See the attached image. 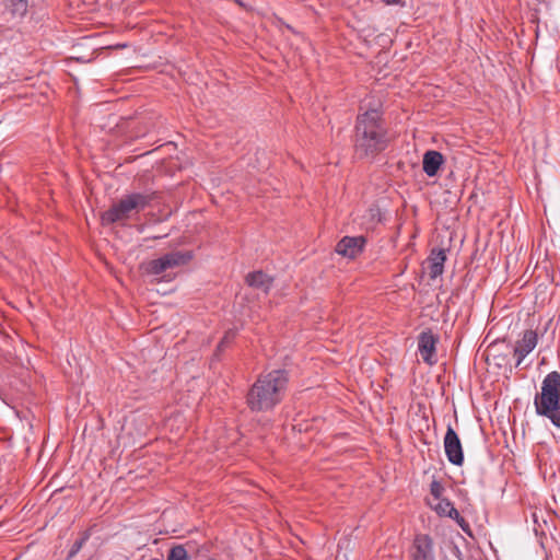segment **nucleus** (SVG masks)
<instances>
[{"instance_id": "obj_4", "label": "nucleus", "mask_w": 560, "mask_h": 560, "mask_svg": "<svg viewBox=\"0 0 560 560\" xmlns=\"http://www.w3.org/2000/svg\"><path fill=\"white\" fill-rule=\"evenodd\" d=\"M159 197L156 191L132 192L122 196L102 215L105 224H113L131 219L144 210Z\"/></svg>"}, {"instance_id": "obj_3", "label": "nucleus", "mask_w": 560, "mask_h": 560, "mask_svg": "<svg viewBox=\"0 0 560 560\" xmlns=\"http://www.w3.org/2000/svg\"><path fill=\"white\" fill-rule=\"evenodd\" d=\"M535 411L548 418L553 425L560 428V373H548L541 383L540 393L534 397Z\"/></svg>"}, {"instance_id": "obj_15", "label": "nucleus", "mask_w": 560, "mask_h": 560, "mask_svg": "<svg viewBox=\"0 0 560 560\" xmlns=\"http://www.w3.org/2000/svg\"><path fill=\"white\" fill-rule=\"evenodd\" d=\"M3 4L12 18L22 19L28 10V0H3Z\"/></svg>"}, {"instance_id": "obj_1", "label": "nucleus", "mask_w": 560, "mask_h": 560, "mask_svg": "<svg viewBox=\"0 0 560 560\" xmlns=\"http://www.w3.org/2000/svg\"><path fill=\"white\" fill-rule=\"evenodd\" d=\"M360 110L354 126V153L360 159L374 158L388 147V131L382 113L371 107L370 101L363 100Z\"/></svg>"}, {"instance_id": "obj_2", "label": "nucleus", "mask_w": 560, "mask_h": 560, "mask_svg": "<svg viewBox=\"0 0 560 560\" xmlns=\"http://www.w3.org/2000/svg\"><path fill=\"white\" fill-rule=\"evenodd\" d=\"M288 383L289 374L284 370H272L261 374L247 393L248 408L255 412L272 410L282 401Z\"/></svg>"}, {"instance_id": "obj_20", "label": "nucleus", "mask_w": 560, "mask_h": 560, "mask_svg": "<svg viewBox=\"0 0 560 560\" xmlns=\"http://www.w3.org/2000/svg\"><path fill=\"white\" fill-rule=\"evenodd\" d=\"M452 520L456 521V523L464 529L466 530L469 525L468 523L466 522V520L459 514V517H451Z\"/></svg>"}, {"instance_id": "obj_7", "label": "nucleus", "mask_w": 560, "mask_h": 560, "mask_svg": "<svg viewBox=\"0 0 560 560\" xmlns=\"http://www.w3.org/2000/svg\"><path fill=\"white\" fill-rule=\"evenodd\" d=\"M444 451L448 462L456 466L464 463V453L462 443L456 431L448 427L444 436Z\"/></svg>"}, {"instance_id": "obj_8", "label": "nucleus", "mask_w": 560, "mask_h": 560, "mask_svg": "<svg viewBox=\"0 0 560 560\" xmlns=\"http://www.w3.org/2000/svg\"><path fill=\"white\" fill-rule=\"evenodd\" d=\"M438 339L431 330L422 331L418 337V351L422 360L432 365L436 362L435 348Z\"/></svg>"}, {"instance_id": "obj_13", "label": "nucleus", "mask_w": 560, "mask_h": 560, "mask_svg": "<svg viewBox=\"0 0 560 560\" xmlns=\"http://www.w3.org/2000/svg\"><path fill=\"white\" fill-rule=\"evenodd\" d=\"M245 280L249 287L260 289L265 293L270 290L273 282V279L270 276L260 270L248 273Z\"/></svg>"}, {"instance_id": "obj_12", "label": "nucleus", "mask_w": 560, "mask_h": 560, "mask_svg": "<svg viewBox=\"0 0 560 560\" xmlns=\"http://www.w3.org/2000/svg\"><path fill=\"white\" fill-rule=\"evenodd\" d=\"M443 162L444 158L441 152L434 150L427 151L422 160L423 172L429 177H433L438 174Z\"/></svg>"}, {"instance_id": "obj_10", "label": "nucleus", "mask_w": 560, "mask_h": 560, "mask_svg": "<svg viewBox=\"0 0 560 560\" xmlns=\"http://www.w3.org/2000/svg\"><path fill=\"white\" fill-rule=\"evenodd\" d=\"M537 334L534 330H526L514 348L516 357V366H520L528 353H530L537 345Z\"/></svg>"}, {"instance_id": "obj_18", "label": "nucleus", "mask_w": 560, "mask_h": 560, "mask_svg": "<svg viewBox=\"0 0 560 560\" xmlns=\"http://www.w3.org/2000/svg\"><path fill=\"white\" fill-rule=\"evenodd\" d=\"M235 331L234 330H228L224 335V337L222 338V340L220 341V343L218 345V351H221L223 350V348L232 342V340L235 338Z\"/></svg>"}, {"instance_id": "obj_21", "label": "nucleus", "mask_w": 560, "mask_h": 560, "mask_svg": "<svg viewBox=\"0 0 560 560\" xmlns=\"http://www.w3.org/2000/svg\"><path fill=\"white\" fill-rule=\"evenodd\" d=\"M386 4H402V0H383Z\"/></svg>"}, {"instance_id": "obj_9", "label": "nucleus", "mask_w": 560, "mask_h": 560, "mask_svg": "<svg viewBox=\"0 0 560 560\" xmlns=\"http://www.w3.org/2000/svg\"><path fill=\"white\" fill-rule=\"evenodd\" d=\"M364 245L363 236H345L337 243L336 252L345 257L354 258L363 250Z\"/></svg>"}, {"instance_id": "obj_16", "label": "nucleus", "mask_w": 560, "mask_h": 560, "mask_svg": "<svg viewBox=\"0 0 560 560\" xmlns=\"http://www.w3.org/2000/svg\"><path fill=\"white\" fill-rule=\"evenodd\" d=\"M167 560H188V553L184 546L177 545L170 550Z\"/></svg>"}, {"instance_id": "obj_14", "label": "nucleus", "mask_w": 560, "mask_h": 560, "mask_svg": "<svg viewBox=\"0 0 560 560\" xmlns=\"http://www.w3.org/2000/svg\"><path fill=\"white\" fill-rule=\"evenodd\" d=\"M430 506L440 515L447 517H459V512L455 509L454 504L447 499L435 500V502H429Z\"/></svg>"}, {"instance_id": "obj_19", "label": "nucleus", "mask_w": 560, "mask_h": 560, "mask_svg": "<svg viewBox=\"0 0 560 560\" xmlns=\"http://www.w3.org/2000/svg\"><path fill=\"white\" fill-rule=\"evenodd\" d=\"M86 539H88V537L85 536V537H83V538H81V539L77 540V541L72 545V547H71V549H70V551H69L68 558H72V557H74V556H75V555H77V553L82 549V547H83V545L85 544Z\"/></svg>"}, {"instance_id": "obj_17", "label": "nucleus", "mask_w": 560, "mask_h": 560, "mask_svg": "<svg viewBox=\"0 0 560 560\" xmlns=\"http://www.w3.org/2000/svg\"><path fill=\"white\" fill-rule=\"evenodd\" d=\"M444 486L438 481V480H432L431 485H430V493L431 495L433 497V500H440L442 499L443 497V492H444Z\"/></svg>"}, {"instance_id": "obj_5", "label": "nucleus", "mask_w": 560, "mask_h": 560, "mask_svg": "<svg viewBox=\"0 0 560 560\" xmlns=\"http://www.w3.org/2000/svg\"><path fill=\"white\" fill-rule=\"evenodd\" d=\"M194 258L191 250H173L150 260L144 270L148 275L159 276L167 270L188 265Z\"/></svg>"}, {"instance_id": "obj_11", "label": "nucleus", "mask_w": 560, "mask_h": 560, "mask_svg": "<svg viewBox=\"0 0 560 560\" xmlns=\"http://www.w3.org/2000/svg\"><path fill=\"white\" fill-rule=\"evenodd\" d=\"M446 260V253L442 248H434L428 257L429 276L431 279H436L444 271V262Z\"/></svg>"}, {"instance_id": "obj_6", "label": "nucleus", "mask_w": 560, "mask_h": 560, "mask_svg": "<svg viewBox=\"0 0 560 560\" xmlns=\"http://www.w3.org/2000/svg\"><path fill=\"white\" fill-rule=\"evenodd\" d=\"M409 556L411 560H435L433 539L425 534L416 535Z\"/></svg>"}]
</instances>
